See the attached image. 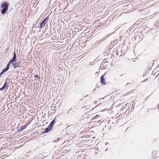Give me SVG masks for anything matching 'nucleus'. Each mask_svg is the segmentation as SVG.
Masks as SVG:
<instances>
[{
    "mask_svg": "<svg viewBox=\"0 0 159 159\" xmlns=\"http://www.w3.org/2000/svg\"><path fill=\"white\" fill-rule=\"evenodd\" d=\"M9 6V3L7 2L3 3L1 5V8H3L1 11V13L2 14H4L7 10L8 9V7Z\"/></svg>",
    "mask_w": 159,
    "mask_h": 159,
    "instance_id": "1",
    "label": "nucleus"
},
{
    "mask_svg": "<svg viewBox=\"0 0 159 159\" xmlns=\"http://www.w3.org/2000/svg\"><path fill=\"white\" fill-rule=\"evenodd\" d=\"M16 55L15 52H14L13 53V57L12 59L10 60L8 62L7 65H8V66H9L11 63L12 64L14 62H16Z\"/></svg>",
    "mask_w": 159,
    "mask_h": 159,
    "instance_id": "2",
    "label": "nucleus"
},
{
    "mask_svg": "<svg viewBox=\"0 0 159 159\" xmlns=\"http://www.w3.org/2000/svg\"><path fill=\"white\" fill-rule=\"evenodd\" d=\"M105 75V74H103L101 77L100 79V81L101 83L105 85L106 84V81L105 79L104 78V76Z\"/></svg>",
    "mask_w": 159,
    "mask_h": 159,
    "instance_id": "3",
    "label": "nucleus"
},
{
    "mask_svg": "<svg viewBox=\"0 0 159 159\" xmlns=\"http://www.w3.org/2000/svg\"><path fill=\"white\" fill-rule=\"evenodd\" d=\"M152 155L155 158L158 157H159V153L158 152L154 151L152 152Z\"/></svg>",
    "mask_w": 159,
    "mask_h": 159,
    "instance_id": "4",
    "label": "nucleus"
},
{
    "mask_svg": "<svg viewBox=\"0 0 159 159\" xmlns=\"http://www.w3.org/2000/svg\"><path fill=\"white\" fill-rule=\"evenodd\" d=\"M29 124V123H28L22 126L21 128L18 130V132H20L22 131L25 129Z\"/></svg>",
    "mask_w": 159,
    "mask_h": 159,
    "instance_id": "5",
    "label": "nucleus"
},
{
    "mask_svg": "<svg viewBox=\"0 0 159 159\" xmlns=\"http://www.w3.org/2000/svg\"><path fill=\"white\" fill-rule=\"evenodd\" d=\"M45 19L40 24V25H39V28H41L44 26L45 24L46 23L44 22V20H45Z\"/></svg>",
    "mask_w": 159,
    "mask_h": 159,
    "instance_id": "6",
    "label": "nucleus"
},
{
    "mask_svg": "<svg viewBox=\"0 0 159 159\" xmlns=\"http://www.w3.org/2000/svg\"><path fill=\"white\" fill-rule=\"evenodd\" d=\"M20 63H17L14 64L13 65L14 68H16L19 67Z\"/></svg>",
    "mask_w": 159,
    "mask_h": 159,
    "instance_id": "7",
    "label": "nucleus"
},
{
    "mask_svg": "<svg viewBox=\"0 0 159 159\" xmlns=\"http://www.w3.org/2000/svg\"><path fill=\"white\" fill-rule=\"evenodd\" d=\"M9 66L7 65L6 68L3 70L2 72L1 73H3L5 72L9 69Z\"/></svg>",
    "mask_w": 159,
    "mask_h": 159,
    "instance_id": "8",
    "label": "nucleus"
},
{
    "mask_svg": "<svg viewBox=\"0 0 159 159\" xmlns=\"http://www.w3.org/2000/svg\"><path fill=\"white\" fill-rule=\"evenodd\" d=\"M7 84V82H6L4 84V85L2 86V87L0 89V90L1 91H3L6 88V85Z\"/></svg>",
    "mask_w": 159,
    "mask_h": 159,
    "instance_id": "9",
    "label": "nucleus"
},
{
    "mask_svg": "<svg viewBox=\"0 0 159 159\" xmlns=\"http://www.w3.org/2000/svg\"><path fill=\"white\" fill-rule=\"evenodd\" d=\"M82 108H85V109L88 110L89 111H91V108L90 106H87L86 107H82Z\"/></svg>",
    "mask_w": 159,
    "mask_h": 159,
    "instance_id": "10",
    "label": "nucleus"
},
{
    "mask_svg": "<svg viewBox=\"0 0 159 159\" xmlns=\"http://www.w3.org/2000/svg\"><path fill=\"white\" fill-rule=\"evenodd\" d=\"M51 129V127H50V128H46L44 130V131L43 132V133H46L47 132H49L50 131Z\"/></svg>",
    "mask_w": 159,
    "mask_h": 159,
    "instance_id": "11",
    "label": "nucleus"
},
{
    "mask_svg": "<svg viewBox=\"0 0 159 159\" xmlns=\"http://www.w3.org/2000/svg\"><path fill=\"white\" fill-rule=\"evenodd\" d=\"M5 123L4 122L0 124V127L1 128H4L5 127Z\"/></svg>",
    "mask_w": 159,
    "mask_h": 159,
    "instance_id": "12",
    "label": "nucleus"
},
{
    "mask_svg": "<svg viewBox=\"0 0 159 159\" xmlns=\"http://www.w3.org/2000/svg\"><path fill=\"white\" fill-rule=\"evenodd\" d=\"M55 123V120H54L50 123V127H51L53 126V124Z\"/></svg>",
    "mask_w": 159,
    "mask_h": 159,
    "instance_id": "13",
    "label": "nucleus"
},
{
    "mask_svg": "<svg viewBox=\"0 0 159 159\" xmlns=\"http://www.w3.org/2000/svg\"><path fill=\"white\" fill-rule=\"evenodd\" d=\"M131 93V92H128L125 93H124V94L122 95L121 96H127L128 95H129V94Z\"/></svg>",
    "mask_w": 159,
    "mask_h": 159,
    "instance_id": "14",
    "label": "nucleus"
},
{
    "mask_svg": "<svg viewBox=\"0 0 159 159\" xmlns=\"http://www.w3.org/2000/svg\"><path fill=\"white\" fill-rule=\"evenodd\" d=\"M35 77L36 78H38L39 77L38 75H35Z\"/></svg>",
    "mask_w": 159,
    "mask_h": 159,
    "instance_id": "15",
    "label": "nucleus"
},
{
    "mask_svg": "<svg viewBox=\"0 0 159 159\" xmlns=\"http://www.w3.org/2000/svg\"><path fill=\"white\" fill-rule=\"evenodd\" d=\"M2 73H1V72L0 74V75H2Z\"/></svg>",
    "mask_w": 159,
    "mask_h": 159,
    "instance_id": "16",
    "label": "nucleus"
}]
</instances>
